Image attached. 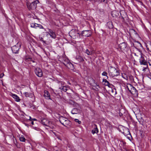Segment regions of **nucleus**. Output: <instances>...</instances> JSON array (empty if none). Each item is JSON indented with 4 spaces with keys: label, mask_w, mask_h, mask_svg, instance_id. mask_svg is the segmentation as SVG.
I'll use <instances>...</instances> for the list:
<instances>
[{
    "label": "nucleus",
    "mask_w": 151,
    "mask_h": 151,
    "mask_svg": "<svg viewBox=\"0 0 151 151\" xmlns=\"http://www.w3.org/2000/svg\"><path fill=\"white\" fill-rule=\"evenodd\" d=\"M139 55L140 56V58L139 59V62L141 65H143L145 66V67L144 68L143 70H144L148 67V64L146 58L144 55L142 54L141 53H139Z\"/></svg>",
    "instance_id": "f257e3e1"
},
{
    "label": "nucleus",
    "mask_w": 151,
    "mask_h": 151,
    "mask_svg": "<svg viewBox=\"0 0 151 151\" xmlns=\"http://www.w3.org/2000/svg\"><path fill=\"white\" fill-rule=\"evenodd\" d=\"M108 72L109 75L112 77L116 76L119 74V71L112 66L108 68Z\"/></svg>",
    "instance_id": "f03ea898"
},
{
    "label": "nucleus",
    "mask_w": 151,
    "mask_h": 151,
    "mask_svg": "<svg viewBox=\"0 0 151 151\" xmlns=\"http://www.w3.org/2000/svg\"><path fill=\"white\" fill-rule=\"evenodd\" d=\"M38 3V1H35L33 2L30 3H27V5L29 9H35L37 6V4Z\"/></svg>",
    "instance_id": "7ed1b4c3"
},
{
    "label": "nucleus",
    "mask_w": 151,
    "mask_h": 151,
    "mask_svg": "<svg viewBox=\"0 0 151 151\" xmlns=\"http://www.w3.org/2000/svg\"><path fill=\"white\" fill-rule=\"evenodd\" d=\"M35 72L36 74L39 77H41L42 76V72L40 68H36L35 70Z\"/></svg>",
    "instance_id": "20e7f679"
},
{
    "label": "nucleus",
    "mask_w": 151,
    "mask_h": 151,
    "mask_svg": "<svg viewBox=\"0 0 151 151\" xmlns=\"http://www.w3.org/2000/svg\"><path fill=\"white\" fill-rule=\"evenodd\" d=\"M40 122L44 125L47 127H50V122L46 119H41Z\"/></svg>",
    "instance_id": "39448f33"
},
{
    "label": "nucleus",
    "mask_w": 151,
    "mask_h": 151,
    "mask_svg": "<svg viewBox=\"0 0 151 151\" xmlns=\"http://www.w3.org/2000/svg\"><path fill=\"white\" fill-rule=\"evenodd\" d=\"M70 34L71 35V37H73V38H76L80 35L79 33L78 32L74 30H71Z\"/></svg>",
    "instance_id": "423d86ee"
},
{
    "label": "nucleus",
    "mask_w": 151,
    "mask_h": 151,
    "mask_svg": "<svg viewBox=\"0 0 151 151\" xmlns=\"http://www.w3.org/2000/svg\"><path fill=\"white\" fill-rule=\"evenodd\" d=\"M82 36L84 37H88L91 35V31L90 30H84L82 31L81 33Z\"/></svg>",
    "instance_id": "0eeeda50"
},
{
    "label": "nucleus",
    "mask_w": 151,
    "mask_h": 151,
    "mask_svg": "<svg viewBox=\"0 0 151 151\" xmlns=\"http://www.w3.org/2000/svg\"><path fill=\"white\" fill-rule=\"evenodd\" d=\"M49 32H48V34L53 38H55L56 37V35L55 33L53 32L52 30L50 29H49Z\"/></svg>",
    "instance_id": "6e6552de"
},
{
    "label": "nucleus",
    "mask_w": 151,
    "mask_h": 151,
    "mask_svg": "<svg viewBox=\"0 0 151 151\" xmlns=\"http://www.w3.org/2000/svg\"><path fill=\"white\" fill-rule=\"evenodd\" d=\"M81 110L77 108H74L71 111V113L73 114H77L80 113Z\"/></svg>",
    "instance_id": "1a4fd4ad"
},
{
    "label": "nucleus",
    "mask_w": 151,
    "mask_h": 151,
    "mask_svg": "<svg viewBox=\"0 0 151 151\" xmlns=\"http://www.w3.org/2000/svg\"><path fill=\"white\" fill-rule=\"evenodd\" d=\"M19 49L18 47L15 45L12 47V50L14 53H17Z\"/></svg>",
    "instance_id": "9d476101"
},
{
    "label": "nucleus",
    "mask_w": 151,
    "mask_h": 151,
    "mask_svg": "<svg viewBox=\"0 0 151 151\" xmlns=\"http://www.w3.org/2000/svg\"><path fill=\"white\" fill-rule=\"evenodd\" d=\"M71 125V122L67 118L65 122L64 123L63 125L65 127H67L68 126H70Z\"/></svg>",
    "instance_id": "9b49d317"
},
{
    "label": "nucleus",
    "mask_w": 151,
    "mask_h": 151,
    "mask_svg": "<svg viewBox=\"0 0 151 151\" xmlns=\"http://www.w3.org/2000/svg\"><path fill=\"white\" fill-rule=\"evenodd\" d=\"M44 96L45 98L48 99H50V96L49 92L47 91H44Z\"/></svg>",
    "instance_id": "f8f14e48"
},
{
    "label": "nucleus",
    "mask_w": 151,
    "mask_h": 151,
    "mask_svg": "<svg viewBox=\"0 0 151 151\" xmlns=\"http://www.w3.org/2000/svg\"><path fill=\"white\" fill-rule=\"evenodd\" d=\"M66 118L65 117H64L63 116H60L59 118V121L63 125L64 123L65 122L66 120Z\"/></svg>",
    "instance_id": "ddd939ff"
},
{
    "label": "nucleus",
    "mask_w": 151,
    "mask_h": 151,
    "mask_svg": "<svg viewBox=\"0 0 151 151\" xmlns=\"http://www.w3.org/2000/svg\"><path fill=\"white\" fill-rule=\"evenodd\" d=\"M68 68L70 69L71 70H73L74 69V66L70 62L69 63H68V64L66 65V66Z\"/></svg>",
    "instance_id": "4468645a"
},
{
    "label": "nucleus",
    "mask_w": 151,
    "mask_h": 151,
    "mask_svg": "<svg viewBox=\"0 0 151 151\" xmlns=\"http://www.w3.org/2000/svg\"><path fill=\"white\" fill-rule=\"evenodd\" d=\"M12 96L15 99V100L16 101L19 102L20 101V99L17 95L14 94H12Z\"/></svg>",
    "instance_id": "2eb2a0df"
},
{
    "label": "nucleus",
    "mask_w": 151,
    "mask_h": 151,
    "mask_svg": "<svg viewBox=\"0 0 151 151\" xmlns=\"http://www.w3.org/2000/svg\"><path fill=\"white\" fill-rule=\"evenodd\" d=\"M130 92L133 95L136 94L137 93V91L136 90V88L134 87L131 89L130 90Z\"/></svg>",
    "instance_id": "dca6fc26"
},
{
    "label": "nucleus",
    "mask_w": 151,
    "mask_h": 151,
    "mask_svg": "<svg viewBox=\"0 0 151 151\" xmlns=\"http://www.w3.org/2000/svg\"><path fill=\"white\" fill-rule=\"evenodd\" d=\"M107 25L109 29H112L114 27V25L111 22H109L107 23Z\"/></svg>",
    "instance_id": "f3484780"
},
{
    "label": "nucleus",
    "mask_w": 151,
    "mask_h": 151,
    "mask_svg": "<svg viewBox=\"0 0 151 151\" xmlns=\"http://www.w3.org/2000/svg\"><path fill=\"white\" fill-rule=\"evenodd\" d=\"M146 46L147 50L151 52V42H149L147 43Z\"/></svg>",
    "instance_id": "a211bd4d"
},
{
    "label": "nucleus",
    "mask_w": 151,
    "mask_h": 151,
    "mask_svg": "<svg viewBox=\"0 0 151 151\" xmlns=\"http://www.w3.org/2000/svg\"><path fill=\"white\" fill-rule=\"evenodd\" d=\"M127 47V45L124 43H122L120 45L119 47L122 50H123Z\"/></svg>",
    "instance_id": "6ab92c4d"
},
{
    "label": "nucleus",
    "mask_w": 151,
    "mask_h": 151,
    "mask_svg": "<svg viewBox=\"0 0 151 151\" xmlns=\"http://www.w3.org/2000/svg\"><path fill=\"white\" fill-rule=\"evenodd\" d=\"M76 59L79 62H83L84 60L82 57L79 56H76Z\"/></svg>",
    "instance_id": "aec40b11"
},
{
    "label": "nucleus",
    "mask_w": 151,
    "mask_h": 151,
    "mask_svg": "<svg viewBox=\"0 0 151 151\" xmlns=\"http://www.w3.org/2000/svg\"><path fill=\"white\" fill-rule=\"evenodd\" d=\"M95 127L93 129L92 131V133H93V134H94L95 133H97L98 132V129L97 127L95 125Z\"/></svg>",
    "instance_id": "412c9836"
},
{
    "label": "nucleus",
    "mask_w": 151,
    "mask_h": 151,
    "mask_svg": "<svg viewBox=\"0 0 151 151\" xmlns=\"http://www.w3.org/2000/svg\"><path fill=\"white\" fill-rule=\"evenodd\" d=\"M59 88L60 90H61L63 91L66 92L68 89V88H67L65 86H62L61 87H60Z\"/></svg>",
    "instance_id": "4be33fe9"
},
{
    "label": "nucleus",
    "mask_w": 151,
    "mask_h": 151,
    "mask_svg": "<svg viewBox=\"0 0 151 151\" xmlns=\"http://www.w3.org/2000/svg\"><path fill=\"white\" fill-rule=\"evenodd\" d=\"M93 87H95V88H93V89H95L96 91L99 90V88H100L98 85L96 83H94V85H93Z\"/></svg>",
    "instance_id": "5701e85b"
},
{
    "label": "nucleus",
    "mask_w": 151,
    "mask_h": 151,
    "mask_svg": "<svg viewBox=\"0 0 151 151\" xmlns=\"http://www.w3.org/2000/svg\"><path fill=\"white\" fill-rule=\"evenodd\" d=\"M24 94L25 95V97H31L32 96V94L29 93L25 92L24 93Z\"/></svg>",
    "instance_id": "b1692460"
},
{
    "label": "nucleus",
    "mask_w": 151,
    "mask_h": 151,
    "mask_svg": "<svg viewBox=\"0 0 151 151\" xmlns=\"http://www.w3.org/2000/svg\"><path fill=\"white\" fill-rule=\"evenodd\" d=\"M70 62L69 60L67 59H65L63 61V64L66 66V65Z\"/></svg>",
    "instance_id": "393cba45"
},
{
    "label": "nucleus",
    "mask_w": 151,
    "mask_h": 151,
    "mask_svg": "<svg viewBox=\"0 0 151 151\" xmlns=\"http://www.w3.org/2000/svg\"><path fill=\"white\" fill-rule=\"evenodd\" d=\"M38 24L36 23H32L31 24V27L36 28L37 27H38Z\"/></svg>",
    "instance_id": "a878e982"
},
{
    "label": "nucleus",
    "mask_w": 151,
    "mask_h": 151,
    "mask_svg": "<svg viewBox=\"0 0 151 151\" xmlns=\"http://www.w3.org/2000/svg\"><path fill=\"white\" fill-rule=\"evenodd\" d=\"M118 14L117 12L116 11H113L111 13V15L113 17H115L117 16V15H116V14Z\"/></svg>",
    "instance_id": "bb28decb"
},
{
    "label": "nucleus",
    "mask_w": 151,
    "mask_h": 151,
    "mask_svg": "<svg viewBox=\"0 0 151 151\" xmlns=\"http://www.w3.org/2000/svg\"><path fill=\"white\" fill-rule=\"evenodd\" d=\"M127 87L128 90L130 91V90L133 87V86L131 84H128Z\"/></svg>",
    "instance_id": "cd10ccee"
},
{
    "label": "nucleus",
    "mask_w": 151,
    "mask_h": 151,
    "mask_svg": "<svg viewBox=\"0 0 151 151\" xmlns=\"http://www.w3.org/2000/svg\"><path fill=\"white\" fill-rule=\"evenodd\" d=\"M86 53L88 55H91L92 54V52L90 51L88 49L86 50Z\"/></svg>",
    "instance_id": "c85d7f7f"
},
{
    "label": "nucleus",
    "mask_w": 151,
    "mask_h": 151,
    "mask_svg": "<svg viewBox=\"0 0 151 151\" xmlns=\"http://www.w3.org/2000/svg\"><path fill=\"white\" fill-rule=\"evenodd\" d=\"M111 91L112 95H115L116 94V92L115 89H112L111 88Z\"/></svg>",
    "instance_id": "c756f323"
},
{
    "label": "nucleus",
    "mask_w": 151,
    "mask_h": 151,
    "mask_svg": "<svg viewBox=\"0 0 151 151\" xmlns=\"http://www.w3.org/2000/svg\"><path fill=\"white\" fill-rule=\"evenodd\" d=\"M103 81L105 82V84L106 86H109L110 84L109 82L108 81H107L106 79H104Z\"/></svg>",
    "instance_id": "7c9ffc66"
},
{
    "label": "nucleus",
    "mask_w": 151,
    "mask_h": 151,
    "mask_svg": "<svg viewBox=\"0 0 151 151\" xmlns=\"http://www.w3.org/2000/svg\"><path fill=\"white\" fill-rule=\"evenodd\" d=\"M20 140L22 142H25L26 139L24 137H21L19 138Z\"/></svg>",
    "instance_id": "2f4dec72"
},
{
    "label": "nucleus",
    "mask_w": 151,
    "mask_h": 151,
    "mask_svg": "<svg viewBox=\"0 0 151 151\" xmlns=\"http://www.w3.org/2000/svg\"><path fill=\"white\" fill-rule=\"evenodd\" d=\"M39 39H40V40L41 41L43 42L45 44H47L46 43V42L44 40L43 38H42V37H39Z\"/></svg>",
    "instance_id": "473e14b6"
},
{
    "label": "nucleus",
    "mask_w": 151,
    "mask_h": 151,
    "mask_svg": "<svg viewBox=\"0 0 151 151\" xmlns=\"http://www.w3.org/2000/svg\"><path fill=\"white\" fill-rule=\"evenodd\" d=\"M74 120L75 122H78L79 124H80L81 123V122L79 121L78 119H75Z\"/></svg>",
    "instance_id": "72a5a7b5"
},
{
    "label": "nucleus",
    "mask_w": 151,
    "mask_h": 151,
    "mask_svg": "<svg viewBox=\"0 0 151 151\" xmlns=\"http://www.w3.org/2000/svg\"><path fill=\"white\" fill-rule=\"evenodd\" d=\"M107 73L105 72H103L102 74V75L103 76H107Z\"/></svg>",
    "instance_id": "f704fd0d"
},
{
    "label": "nucleus",
    "mask_w": 151,
    "mask_h": 151,
    "mask_svg": "<svg viewBox=\"0 0 151 151\" xmlns=\"http://www.w3.org/2000/svg\"><path fill=\"white\" fill-rule=\"evenodd\" d=\"M38 27H39L40 28H41V29L44 28L43 26L42 25H41V24H38Z\"/></svg>",
    "instance_id": "c9c22d12"
},
{
    "label": "nucleus",
    "mask_w": 151,
    "mask_h": 151,
    "mask_svg": "<svg viewBox=\"0 0 151 151\" xmlns=\"http://www.w3.org/2000/svg\"><path fill=\"white\" fill-rule=\"evenodd\" d=\"M4 75V73L1 74L0 75V78H1Z\"/></svg>",
    "instance_id": "e433bc0d"
},
{
    "label": "nucleus",
    "mask_w": 151,
    "mask_h": 151,
    "mask_svg": "<svg viewBox=\"0 0 151 151\" xmlns=\"http://www.w3.org/2000/svg\"><path fill=\"white\" fill-rule=\"evenodd\" d=\"M63 83H64L63 82H58V83L59 84H61V86H62L63 85H64Z\"/></svg>",
    "instance_id": "4c0bfd02"
},
{
    "label": "nucleus",
    "mask_w": 151,
    "mask_h": 151,
    "mask_svg": "<svg viewBox=\"0 0 151 151\" xmlns=\"http://www.w3.org/2000/svg\"><path fill=\"white\" fill-rule=\"evenodd\" d=\"M120 14H121V17H122V18L123 19H124V17L123 16H122V14H121V13H120Z\"/></svg>",
    "instance_id": "58836bf2"
},
{
    "label": "nucleus",
    "mask_w": 151,
    "mask_h": 151,
    "mask_svg": "<svg viewBox=\"0 0 151 151\" xmlns=\"http://www.w3.org/2000/svg\"><path fill=\"white\" fill-rule=\"evenodd\" d=\"M32 119L31 117L30 116L29 117V120L31 121H32Z\"/></svg>",
    "instance_id": "ea45409f"
},
{
    "label": "nucleus",
    "mask_w": 151,
    "mask_h": 151,
    "mask_svg": "<svg viewBox=\"0 0 151 151\" xmlns=\"http://www.w3.org/2000/svg\"><path fill=\"white\" fill-rule=\"evenodd\" d=\"M32 120H34V121H37V119H32Z\"/></svg>",
    "instance_id": "a19ab883"
},
{
    "label": "nucleus",
    "mask_w": 151,
    "mask_h": 151,
    "mask_svg": "<svg viewBox=\"0 0 151 151\" xmlns=\"http://www.w3.org/2000/svg\"><path fill=\"white\" fill-rule=\"evenodd\" d=\"M32 122H31V124L32 125H33L34 124V122L33 121H32Z\"/></svg>",
    "instance_id": "79ce46f5"
},
{
    "label": "nucleus",
    "mask_w": 151,
    "mask_h": 151,
    "mask_svg": "<svg viewBox=\"0 0 151 151\" xmlns=\"http://www.w3.org/2000/svg\"><path fill=\"white\" fill-rule=\"evenodd\" d=\"M119 115L120 116H121L122 115V114H121L120 113H119Z\"/></svg>",
    "instance_id": "37998d69"
},
{
    "label": "nucleus",
    "mask_w": 151,
    "mask_h": 151,
    "mask_svg": "<svg viewBox=\"0 0 151 151\" xmlns=\"http://www.w3.org/2000/svg\"><path fill=\"white\" fill-rule=\"evenodd\" d=\"M140 3H141V4H143V3L142 2L140 1Z\"/></svg>",
    "instance_id": "c03bdc74"
},
{
    "label": "nucleus",
    "mask_w": 151,
    "mask_h": 151,
    "mask_svg": "<svg viewBox=\"0 0 151 151\" xmlns=\"http://www.w3.org/2000/svg\"><path fill=\"white\" fill-rule=\"evenodd\" d=\"M124 13L125 14V16H126V14L125 13V12H124Z\"/></svg>",
    "instance_id": "a18cd8bd"
},
{
    "label": "nucleus",
    "mask_w": 151,
    "mask_h": 151,
    "mask_svg": "<svg viewBox=\"0 0 151 151\" xmlns=\"http://www.w3.org/2000/svg\"><path fill=\"white\" fill-rule=\"evenodd\" d=\"M142 120V122H143L144 121V120L143 119H141V120Z\"/></svg>",
    "instance_id": "49530a36"
},
{
    "label": "nucleus",
    "mask_w": 151,
    "mask_h": 151,
    "mask_svg": "<svg viewBox=\"0 0 151 151\" xmlns=\"http://www.w3.org/2000/svg\"><path fill=\"white\" fill-rule=\"evenodd\" d=\"M150 24L151 25V22H150Z\"/></svg>",
    "instance_id": "de8ad7c7"
},
{
    "label": "nucleus",
    "mask_w": 151,
    "mask_h": 151,
    "mask_svg": "<svg viewBox=\"0 0 151 151\" xmlns=\"http://www.w3.org/2000/svg\"><path fill=\"white\" fill-rule=\"evenodd\" d=\"M137 43H138L139 44H140V45H141L140 43H139L138 42H137Z\"/></svg>",
    "instance_id": "09e8293b"
},
{
    "label": "nucleus",
    "mask_w": 151,
    "mask_h": 151,
    "mask_svg": "<svg viewBox=\"0 0 151 151\" xmlns=\"http://www.w3.org/2000/svg\"><path fill=\"white\" fill-rule=\"evenodd\" d=\"M56 151H61V150H56Z\"/></svg>",
    "instance_id": "8fccbe9b"
},
{
    "label": "nucleus",
    "mask_w": 151,
    "mask_h": 151,
    "mask_svg": "<svg viewBox=\"0 0 151 151\" xmlns=\"http://www.w3.org/2000/svg\"><path fill=\"white\" fill-rule=\"evenodd\" d=\"M134 54H135V55H136V53H134Z\"/></svg>",
    "instance_id": "3c124183"
},
{
    "label": "nucleus",
    "mask_w": 151,
    "mask_h": 151,
    "mask_svg": "<svg viewBox=\"0 0 151 151\" xmlns=\"http://www.w3.org/2000/svg\"><path fill=\"white\" fill-rule=\"evenodd\" d=\"M150 80L151 81V79H150Z\"/></svg>",
    "instance_id": "603ef678"
},
{
    "label": "nucleus",
    "mask_w": 151,
    "mask_h": 151,
    "mask_svg": "<svg viewBox=\"0 0 151 151\" xmlns=\"http://www.w3.org/2000/svg\"><path fill=\"white\" fill-rule=\"evenodd\" d=\"M93 81H95L93 79Z\"/></svg>",
    "instance_id": "864d4df0"
}]
</instances>
